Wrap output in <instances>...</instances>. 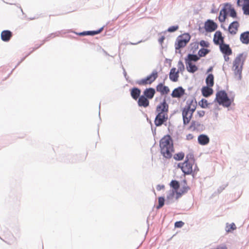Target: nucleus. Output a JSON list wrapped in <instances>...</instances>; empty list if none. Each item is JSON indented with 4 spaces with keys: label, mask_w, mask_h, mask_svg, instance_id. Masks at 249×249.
Masks as SVG:
<instances>
[{
    "label": "nucleus",
    "mask_w": 249,
    "mask_h": 249,
    "mask_svg": "<svg viewBox=\"0 0 249 249\" xmlns=\"http://www.w3.org/2000/svg\"><path fill=\"white\" fill-rule=\"evenodd\" d=\"M164 188V185H160V184H159L157 186V190L158 191H160L161 190V189H163Z\"/></svg>",
    "instance_id": "obj_51"
},
{
    "label": "nucleus",
    "mask_w": 249,
    "mask_h": 249,
    "mask_svg": "<svg viewBox=\"0 0 249 249\" xmlns=\"http://www.w3.org/2000/svg\"><path fill=\"white\" fill-rule=\"evenodd\" d=\"M198 142L202 145H205L207 144L210 142V139L209 137L205 134H201L198 137Z\"/></svg>",
    "instance_id": "obj_23"
},
{
    "label": "nucleus",
    "mask_w": 249,
    "mask_h": 249,
    "mask_svg": "<svg viewBox=\"0 0 249 249\" xmlns=\"http://www.w3.org/2000/svg\"><path fill=\"white\" fill-rule=\"evenodd\" d=\"M212 70H213V67H210V68L208 69V70H207V72H210V71H212Z\"/></svg>",
    "instance_id": "obj_59"
},
{
    "label": "nucleus",
    "mask_w": 249,
    "mask_h": 249,
    "mask_svg": "<svg viewBox=\"0 0 249 249\" xmlns=\"http://www.w3.org/2000/svg\"><path fill=\"white\" fill-rule=\"evenodd\" d=\"M178 28L179 26L178 25L172 26L168 28L167 32L173 33L178 30Z\"/></svg>",
    "instance_id": "obj_45"
},
{
    "label": "nucleus",
    "mask_w": 249,
    "mask_h": 249,
    "mask_svg": "<svg viewBox=\"0 0 249 249\" xmlns=\"http://www.w3.org/2000/svg\"><path fill=\"white\" fill-rule=\"evenodd\" d=\"M161 153L166 159H170L172 152H173V141L170 135H166L162 138L160 142Z\"/></svg>",
    "instance_id": "obj_1"
},
{
    "label": "nucleus",
    "mask_w": 249,
    "mask_h": 249,
    "mask_svg": "<svg viewBox=\"0 0 249 249\" xmlns=\"http://www.w3.org/2000/svg\"><path fill=\"white\" fill-rule=\"evenodd\" d=\"M206 83L207 86L212 87L214 85V76L213 74H209L206 78Z\"/></svg>",
    "instance_id": "obj_31"
},
{
    "label": "nucleus",
    "mask_w": 249,
    "mask_h": 249,
    "mask_svg": "<svg viewBox=\"0 0 249 249\" xmlns=\"http://www.w3.org/2000/svg\"><path fill=\"white\" fill-rule=\"evenodd\" d=\"M226 17H227L226 13L223 12L222 15H220V13H219V16L218 17V19L220 22H223L225 21Z\"/></svg>",
    "instance_id": "obj_43"
},
{
    "label": "nucleus",
    "mask_w": 249,
    "mask_h": 249,
    "mask_svg": "<svg viewBox=\"0 0 249 249\" xmlns=\"http://www.w3.org/2000/svg\"><path fill=\"white\" fill-rule=\"evenodd\" d=\"M205 112L204 110H199L197 111V114L200 117H202L204 116Z\"/></svg>",
    "instance_id": "obj_49"
},
{
    "label": "nucleus",
    "mask_w": 249,
    "mask_h": 249,
    "mask_svg": "<svg viewBox=\"0 0 249 249\" xmlns=\"http://www.w3.org/2000/svg\"><path fill=\"white\" fill-rule=\"evenodd\" d=\"M123 71H124L123 73H124V76L125 77L126 79H127V73H126V72L125 69L124 68H123Z\"/></svg>",
    "instance_id": "obj_56"
},
{
    "label": "nucleus",
    "mask_w": 249,
    "mask_h": 249,
    "mask_svg": "<svg viewBox=\"0 0 249 249\" xmlns=\"http://www.w3.org/2000/svg\"><path fill=\"white\" fill-rule=\"evenodd\" d=\"M185 94V90L182 87L175 89L171 95L173 98H180Z\"/></svg>",
    "instance_id": "obj_12"
},
{
    "label": "nucleus",
    "mask_w": 249,
    "mask_h": 249,
    "mask_svg": "<svg viewBox=\"0 0 249 249\" xmlns=\"http://www.w3.org/2000/svg\"><path fill=\"white\" fill-rule=\"evenodd\" d=\"M226 186H220L218 189H217V192L218 193H220L223 190L225 189V188H226Z\"/></svg>",
    "instance_id": "obj_50"
},
{
    "label": "nucleus",
    "mask_w": 249,
    "mask_h": 249,
    "mask_svg": "<svg viewBox=\"0 0 249 249\" xmlns=\"http://www.w3.org/2000/svg\"><path fill=\"white\" fill-rule=\"evenodd\" d=\"M156 90L160 92L161 95L167 94L170 91L168 87L164 86L163 83H159L156 87Z\"/></svg>",
    "instance_id": "obj_16"
},
{
    "label": "nucleus",
    "mask_w": 249,
    "mask_h": 249,
    "mask_svg": "<svg viewBox=\"0 0 249 249\" xmlns=\"http://www.w3.org/2000/svg\"><path fill=\"white\" fill-rule=\"evenodd\" d=\"M165 39V37L164 36H161L159 39V42L160 44H162V43H163L164 40Z\"/></svg>",
    "instance_id": "obj_53"
},
{
    "label": "nucleus",
    "mask_w": 249,
    "mask_h": 249,
    "mask_svg": "<svg viewBox=\"0 0 249 249\" xmlns=\"http://www.w3.org/2000/svg\"><path fill=\"white\" fill-rule=\"evenodd\" d=\"M103 29L104 27H102L98 30L94 31L95 35L100 34L103 31Z\"/></svg>",
    "instance_id": "obj_52"
},
{
    "label": "nucleus",
    "mask_w": 249,
    "mask_h": 249,
    "mask_svg": "<svg viewBox=\"0 0 249 249\" xmlns=\"http://www.w3.org/2000/svg\"><path fill=\"white\" fill-rule=\"evenodd\" d=\"M175 191L169 193L166 199V204L170 205L174 202Z\"/></svg>",
    "instance_id": "obj_32"
},
{
    "label": "nucleus",
    "mask_w": 249,
    "mask_h": 249,
    "mask_svg": "<svg viewBox=\"0 0 249 249\" xmlns=\"http://www.w3.org/2000/svg\"><path fill=\"white\" fill-rule=\"evenodd\" d=\"M142 42V40H141V41H138V42H137V43H132V42H130V43H129V44H131V45H137V44H139V43H141V42Z\"/></svg>",
    "instance_id": "obj_57"
},
{
    "label": "nucleus",
    "mask_w": 249,
    "mask_h": 249,
    "mask_svg": "<svg viewBox=\"0 0 249 249\" xmlns=\"http://www.w3.org/2000/svg\"><path fill=\"white\" fill-rule=\"evenodd\" d=\"M211 12L213 13H214L216 12L213 9H212Z\"/></svg>",
    "instance_id": "obj_62"
},
{
    "label": "nucleus",
    "mask_w": 249,
    "mask_h": 249,
    "mask_svg": "<svg viewBox=\"0 0 249 249\" xmlns=\"http://www.w3.org/2000/svg\"><path fill=\"white\" fill-rule=\"evenodd\" d=\"M193 138V135L189 134L186 136V139L188 140H191Z\"/></svg>",
    "instance_id": "obj_54"
},
{
    "label": "nucleus",
    "mask_w": 249,
    "mask_h": 249,
    "mask_svg": "<svg viewBox=\"0 0 249 249\" xmlns=\"http://www.w3.org/2000/svg\"><path fill=\"white\" fill-rule=\"evenodd\" d=\"M152 132H153V134L154 135L156 134V128L155 129V130L154 131L152 130Z\"/></svg>",
    "instance_id": "obj_61"
},
{
    "label": "nucleus",
    "mask_w": 249,
    "mask_h": 249,
    "mask_svg": "<svg viewBox=\"0 0 249 249\" xmlns=\"http://www.w3.org/2000/svg\"><path fill=\"white\" fill-rule=\"evenodd\" d=\"M220 51L225 55H230L232 53V51L229 45L222 43L220 44Z\"/></svg>",
    "instance_id": "obj_17"
},
{
    "label": "nucleus",
    "mask_w": 249,
    "mask_h": 249,
    "mask_svg": "<svg viewBox=\"0 0 249 249\" xmlns=\"http://www.w3.org/2000/svg\"><path fill=\"white\" fill-rule=\"evenodd\" d=\"M184 222L181 221H177L175 223V227L176 228H181L184 225Z\"/></svg>",
    "instance_id": "obj_46"
},
{
    "label": "nucleus",
    "mask_w": 249,
    "mask_h": 249,
    "mask_svg": "<svg viewBox=\"0 0 249 249\" xmlns=\"http://www.w3.org/2000/svg\"><path fill=\"white\" fill-rule=\"evenodd\" d=\"M179 77V72L176 71L175 68H172L169 72V79L172 82H177L178 81Z\"/></svg>",
    "instance_id": "obj_20"
},
{
    "label": "nucleus",
    "mask_w": 249,
    "mask_h": 249,
    "mask_svg": "<svg viewBox=\"0 0 249 249\" xmlns=\"http://www.w3.org/2000/svg\"><path fill=\"white\" fill-rule=\"evenodd\" d=\"M168 119L167 114L157 113L154 121L155 124L156 126H160L164 124V123L167 121Z\"/></svg>",
    "instance_id": "obj_9"
},
{
    "label": "nucleus",
    "mask_w": 249,
    "mask_h": 249,
    "mask_svg": "<svg viewBox=\"0 0 249 249\" xmlns=\"http://www.w3.org/2000/svg\"><path fill=\"white\" fill-rule=\"evenodd\" d=\"M184 157V154L183 152H179L175 154L174 156V158L176 160H181Z\"/></svg>",
    "instance_id": "obj_40"
},
{
    "label": "nucleus",
    "mask_w": 249,
    "mask_h": 249,
    "mask_svg": "<svg viewBox=\"0 0 249 249\" xmlns=\"http://www.w3.org/2000/svg\"><path fill=\"white\" fill-rule=\"evenodd\" d=\"M239 27V23L237 21L232 22L229 26L228 31L231 35H235Z\"/></svg>",
    "instance_id": "obj_21"
},
{
    "label": "nucleus",
    "mask_w": 249,
    "mask_h": 249,
    "mask_svg": "<svg viewBox=\"0 0 249 249\" xmlns=\"http://www.w3.org/2000/svg\"><path fill=\"white\" fill-rule=\"evenodd\" d=\"M191 39V36L188 33H184L179 35L176 39L175 44L176 51L184 48L189 42Z\"/></svg>",
    "instance_id": "obj_4"
},
{
    "label": "nucleus",
    "mask_w": 249,
    "mask_h": 249,
    "mask_svg": "<svg viewBox=\"0 0 249 249\" xmlns=\"http://www.w3.org/2000/svg\"><path fill=\"white\" fill-rule=\"evenodd\" d=\"M200 59L198 55L194 53H189L186 58H185V62H196Z\"/></svg>",
    "instance_id": "obj_28"
},
{
    "label": "nucleus",
    "mask_w": 249,
    "mask_h": 249,
    "mask_svg": "<svg viewBox=\"0 0 249 249\" xmlns=\"http://www.w3.org/2000/svg\"><path fill=\"white\" fill-rule=\"evenodd\" d=\"M12 36V32L10 30H3L1 33V39L4 42H8Z\"/></svg>",
    "instance_id": "obj_18"
},
{
    "label": "nucleus",
    "mask_w": 249,
    "mask_h": 249,
    "mask_svg": "<svg viewBox=\"0 0 249 249\" xmlns=\"http://www.w3.org/2000/svg\"><path fill=\"white\" fill-rule=\"evenodd\" d=\"M141 93V89L137 87L133 88L130 90L131 96L135 100H137L140 98Z\"/></svg>",
    "instance_id": "obj_22"
},
{
    "label": "nucleus",
    "mask_w": 249,
    "mask_h": 249,
    "mask_svg": "<svg viewBox=\"0 0 249 249\" xmlns=\"http://www.w3.org/2000/svg\"><path fill=\"white\" fill-rule=\"evenodd\" d=\"M246 0H237V4L238 6L240 7L241 3L245 1Z\"/></svg>",
    "instance_id": "obj_55"
},
{
    "label": "nucleus",
    "mask_w": 249,
    "mask_h": 249,
    "mask_svg": "<svg viewBox=\"0 0 249 249\" xmlns=\"http://www.w3.org/2000/svg\"><path fill=\"white\" fill-rule=\"evenodd\" d=\"M241 6L242 8L243 14L249 16V0H246L243 3H241Z\"/></svg>",
    "instance_id": "obj_29"
},
{
    "label": "nucleus",
    "mask_w": 249,
    "mask_h": 249,
    "mask_svg": "<svg viewBox=\"0 0 249 249\" xmlns=\"http://www.w3.org/2000/svg\"><path fill=\"white\" fill-rule=\"evenodd\" d=\"M20 9L21 11L22 12V13H23L22 9L21 7H20Z\"/></svg>",
    "instance_id": "obj_64"
},
{
    "label": "nucleus",
    "mask_w": 249,
    "mask_h": 249,
    "mask_svg": "<svg viewBox=\"0 0 249 249\" xmlns=\"http://www.w3.org/2000/svg\"><path fill=\"white\" fill-rule=\"evenodd\" d=\"M158 77V73L156 70L152 71V73L146 78L136 81V83L139 85H146L152 84Z\"/></svg>",
    "instance_id": "obj_5"
},
{
    "label": "nucleus",
    "mask_w": 249,
    "mask_h": 249,
    "mask_svg": "<svg viewBox=\"0 0 249 249\" xmlns=\"http://www.w3.org/2000/svg\"><path fill=\"white\" fill-rule=\"evenodd\" d=\"M156 93V90L153 88H146L143 92L142 95L149 100L153 99Z\"/></svg>",
    "instance_id": "obj_13"
},
{
    "label": "nucleus",
    "mask_w": 249,
    "mask_h": 249,
    "mask_svg": "<svg viewBox=\"0 0 249 249\" xmlns=\"http://www.w3.org/2000/svg\"><path fill=\"white\" fill-rule=\"evenodd\" d=\"M138 105L141 107H147L149 105V99L142 95L138 99Z\"/></svg>",
    "instance_id": "obj_19"
},
{
    "label": "nucleus",
    "mask_w": 249,
    "mask_h": 249,
    "mask_svg": "<svg viewBox=\"0 0 249 249\" xmlns=\"http://www.w3.org/2000/svg\"><path fill=\"white\" fill-rule=\"evenodd\" d=\"M185 161H187V162H195L194 157L193 153H189L186 156Z\"/></svg>",
    "instance_id": "obj_39"
},
{
    "label": "nucleus",
    "mask_w": 249,
    "mask_h": 249,
    "mask_svg": "<svg viewBox=\"0 0 249 249\" xmlns=\"http://www.w3.org/2000/svg\"><path fill=\"white\" fill-rule=\"evenodd\" d=\"M226 55H225L224 56V59H225V60L226 61H229V57L228 56H228H226Z\"/></svg>",
    "instance_id": "obj_58"
},
{
    "label": "nucleus",
    "mask_w": 249,
    "mask_h": 249,
    "mask_svg": "<svg viewBox=\"0 0 249 249\" xmlns=\"http://www.w3.org/2000/svg\"><path fill=\"white\" fill-rule=\"evenodd\" d=\"M221 27L223 28L224 30H226V28L223 26V25H221Z\"/></svg>",
    "instance_id": "obj_63"
},
{
    "label": "nucleus",
    "mask_w": 249,
    "mask_h": 249,
    "mask_svg": "<svg viewBox=\"0 0 249 249\" xmlns=\"http://www.w3.org/2000/svg\"><path fill=\"white\" fill-rule=\"evenodd\" d=\"M223 12L226 13V16L229 14L231 17L237 18V13L230 3H227L225 4L223 8L220 10V15H222Z\"/></svg>",
    "instance_id": "obj_6"
},
{
    "label": "nucleus",
    "mask_w": 249,
    "mask_h": 249,
    "mask_svg": "<svg viewBox=\"0 0 249 249\" xmlns=\"http://www.w3.org/2000/svg\"><path fill=\"white\" fill-rule=\"evenodd\" d=\"M199 43L197 42L191 43L189 45V49L193 53H195L196 50L198 49Z\"/></svg>",
    "instance_id": "obj_34"
},
{
    "label": "nucleus",
    "mask_w": 249,
    "mask_h": 249,
    "mask_svg": "<svg viewBox=\"0 0 249 249\" xmlns=\"http://www.w3.org/2000/svg\"><path fill=\"white\" fill-rule=\"evenodd\" d=\"M210 104H211L208 103L207 100L205 99H202L198 103V105L203 108L208 107Z\"/></svg>",
    "instance_id": "obj_38"
},
{
    "label": "nucleus",
    "mask_w": 249,
    "mask_h": 249,
    "mask_svg": "<svg viewBox=\"0 0 249 249\" xmlns=\"http://www.w3.org/2000/svg\"><path fill=\"white\" fill-rule=\"evenodd\" d=\"M199 45H200L202 48L206 47L208 48L209 47L210 44L208 41L202 40L200 41Z\"/></svg>",
    "instance_id": "obj_44"
},
{
    "label": "nucleus",
    "mask_w": 249,
    "mask_h": 249,
    "mask_svg": "<svg viewBox=\"0 0 249 249\" xmlns=\"http://www.w3.org/2000/svg\"><path fill=\"white\" fill-rule=\"evenodd\" d=\"M214 101L217 102L219 105L228 107L231 106L232 102H233V98H230L225 90H221L216 92V97Z\"/></svg>",
    "instance_id": "obj_3"
},
{
    "label": "nucleus",
    "mask_w": 249,
    "mask_h": 249,
    "mask_svg": "<svg viewBox=\"0 0 249 249\" xmlns=\"http://www.w3.org/2000/svg\"><path fill=\"white\" fill-rule=\"evenodd\" d=\"M183 183L184 185L183 186L180 188L179 192H177V194L178 195L181 196L182 194H184L185 193H186L190 189V188L187 185V181L186 180H183Z\"/></svg>",
    "instance_id": "obj_30"
},
{
    "label": "nucleus",
    "mask_w": 249,
    "mask_h": 249,
    "mask_svg": "<svg viewBox=\"0 0 249 249\" xmlns=\"http://www.w3.org/2000/svg\"><path fill=\"white\" fill-rule=\"evenodd\" d=\"M202 95L205 97H208L213 93V89L208 86L204 87L201 89Z\"/></svg>",
    "instance_id": "obj_26"
},
{
    "label": "nucleus",
    "mask_w": 249,
    "mask_h": 249,
    "mask_svg": "<svg viewBox=\"0 0 249 249\" xmlns=\"http://www.w3.org/2000/svg\"><path fill=\"white\" fill-rule=\"evenodd\" d=\"M217 28V24L213 20L208 19L204 24V29L207 32L214 31Z\"/></svg>",
    "instance_id": "obj_10"
},
{
    "label": "nucleus",
    "mask_w": 249,
    "mask_h": 249,
    "mask_svg": "<svg viewBox=\"0 0 249 249\" xmlns=\"http://www.w3.org/2000/svg\"><path fill=\"white\" fill-rule=\"evenodd\" d=\"M99 116H100V104H99Z\"/></svg>",
    "instance_id": "obj_60"
},
{
    "label": "nucleus",
    "mask_w": 249,
    "mask_h": 249,
    "mask_svg": "<svg viewBox=\"0 0 249 249\" xmlns=\"http://www.w3.org/2000/svg\"><path fill=\"white\" fill-rule=\"evenodd\" d=\"M230 228H229L228 230H227V231L230 232L231 230H233L236 229V226L235 225L232 223L229 225Z\"/></svg>",
    "instance_id": "obj_48"
},
{
    "label": "nucleus",
    "mask_w": 249,
    "mask_h": 249,
    "mask_svg": "<svg viewBox=\"0 0 249 249\" xmlns=\"http://www.w3.org/2000/svg\"><path fill=\"white\" fill-rule=\"evenodd\" d=\"M190 113L189 109H187L185 106L182 109V116L184 125L188 124L192 118L191 114H190Z\"/></svg>",
    "instance_id": "obj_11"
},
{
    "label": "nucleus",
    "mask_w": 249,
    "mask_h": 249,
    "mask_svg": "<svg viewBox=\"0 0 249 249\" xmlns=\"http://www.w3.org/2000/svg\"><path fill=\"white\" fill-rule=\"evenodd\" d=\"M60 34V33L58 32H56L55 33H52L51 34H50L48 36H47V37H46V38L43 40L42 41V42L41 44H40L39 45L36 46V47H35V48H34V49L32 50V51H31L30 53H29L27 55H26L25 56V57H24L22 60L21 61H23L25 58L28 55H29L32 52H33L34 50H35L36 49L38 48L39 47H40L42 44H43L46 41H48L50 39V37H54L55 36H58V35Z\"/></svg>",
    "instance_id": "obj_24"
},
{
    "label": "nucleus",
    "mask_w": 249,
    "mask_h": 249,
    "mask_svg": "<svg viewBox=\"0 0 249 249\" xmlns=\"http://www.w3.org/2000/svg\"><path fill=\"white\" fill-rule=\"evenodd\" d=\"M189 129L193 130L202 131L204 129V126L199 122L192 121Z\"/></svg>",
    "instance_id": "obj_14"
},
{
    "label": "nucleus",
    "mask_w": 249,
    "mask_h": 249,
    "mask_svg": "<svg viewBox=\"0 0 249 249\" xmlns=\"http://www.w3.org/2000/svg\"><path fill=\"white\" fill-rule=\"evenodd\" d=\"M186 106H190L191 108L196 109L197 106V102L195 98L190 99H189L186 102Z\"/></svg>",
    "instance_id": "obj_33"
},
{
    "label": "nucleus",
    "mask_w": 249,
    "mask_h": 249,
    "mask_svg": "<svg viewBox=\"0 0 249 249\" xmlns=\"http://www.w3.org/2000/svg\"><path fill=\"white\" fill-rule=\"evenodd\" d=\"M213 41L216 45H220V43L224 42V37L222 35V33L220 31H216L213 36Z\"/></svg>",
    "instance_id": "obj_15"
},
{
    "label": "nucleus",
    "mask_w": 249,
    "mask_h": 249,
    "mask_svg": "<svg viewBox=\"0 0 249 249\" xmlns=\"http://www.w3.org/2000/svg\"><path fill=\"white\" fill-rule=\"evenodd\" d=\"M159 204L157 206L156 208L157 209H159L162 207L164 205V203H166V199H165L164 197L163 196H160L158 198Z\"/></svg>",
    "instance_id": "obj_37"
},
{
    "label": "nucleus",
    "mask_w": 249,
    "mask_h": 249,
    "mask_svg": "<svg viewBox=\"0 0 249 249\" xmlns=\"http://www.w3.org/2000/svg\"><path fill=\"white\" fill-rule=\"evenodd\" d=\"M240 39L245 44H249V31H246L240 35Z\"/></svg>",
    "instance_id": "obj_27"
},
{
    "label": "nucleus",
    "mask_w": 249,
    "mask_h": 249,
    "mask_svg": "<svg viewBox=\"0 0 249 249\" xmlns=\"http://www.w3.org/2000/svg\"><path fill=\"white\" fill-rule=\"evenodd\" d=\"M194 163L184 161L183 163H178V167L181 168L185 175H190L193 172L192 165Z\"/></svg>",
    "instance_id": "obj_7"
},
{
    "label": "nucleus",
    "mask_w": 249,
    "mask_h": 249,
    "mask_svg": "<svg viewBox=\"0 0 249 249\" xmlns=\"http://www.w3.org/2000/svg\"><path fill=\"white\" fill-rule=\"evenodd\" d=\"M186 69L188 72L193 73L197 71L198 68L195 65L191 62H185Z\"/></svg>",
    "instance_id": "obj_25"
},
{
    "label": "nucleus",
    "mask_w": 249,
    "mask_h": 249,
    "mask_svg": "<svg viewBox=\"0 0 249 249\" xmlns=\"http://www.w3.org/2000/svg\"><path fill=\"white\" fill-rule=\"evenodd\" d=\"M178 70L177 71H178V72H182L184 71V69H185L184 66L183 62L181 60H179L178 62Z\"/></svg>",
    "instance_id": "obj_42"
},
{
    "label": "nucleus",
    "mask_w": 249,
    "mask_h": 249,
    "mask_svg": "<svg viewBox=\"0 0 249 249\" xmlns=\"http://www.w3.org/2000/svg\"><path fill=\"white\" fill-rule=\"evenodd\" d=\"M170 186L176 192L179 188L180 185L178 181L176 180H172L170 182Z\"/></svg>",
    "instance_id": "obj_36"
},
{
    "label": "nucleus",
    "mask_w": 249,
    "mask_h": 249,
    "mask_svg": "<svg viewBox=\"0 0 249 249\" xmlns=\"http://www.w3.org/2000/svg\"><path fill=\"white\" fill-rule=\"evenodd\" d=\"M210 52V50L206 48H202L199 50L198 52V55L199 57H205Z\"/></svg>",
    "instance_id": "obj_35"
},
{
    "label": "nucleus",
    "mask_w": 249,
    "mask_h": 249,
    "mask_svg": "<svg viewBox=\"0 0 249 249\" xmlns=\"http://www.w3.org/2000/svg\"><path fill=\"white\" fill-rule=\"evenodd\" d=\"M247 57V53L244 52L238 54L233 62L232 70L235 75L238 76V79L239 80L242 78L243 67Z\"/></svg>",
    "instance_id": "obj_2"
},
{
    "label": "nucleus",
    "mask_w": 249,
    "mask_h": 249,
    "mask_svg": "<svg viewBox=\"0 0 249 249\" xmlns=\"http://www.w3.org/2000/svg\"><path fill=\"white\" fill-rule=\"evenodd\" d=\"M169 109V105L167 103L165 98L160 102L156 107V112L159 114H167Z\"/></svg>",
    "instance_id": "obj_8"
},
{
    "label": "nucleus",
    "mask_w": 249,
    "mask_h": 249,
    "mask_svg": "<svg viewBox=\"0 0 249 249\" xmlns=\"http://www.w3.org/2000/svg\"><path fill=\"white\" fill-rule=\"evenodd\" d=\"M78 35L80 36H94V31H84L81 33H79Z\"/></svg>",
    "instance_id": "obj_41"
},
{
    "label": "nucleus",
    "mask_w": 249,
    "mask_h": 249,
    "mask_svg": "<svg viewBox=\"0 0 249 249\" xmlns=\"http://www.w3.org/2000/svg\"><path fill=\"white\" fill-rule=\"evenodd\" d=\"M185 107L187 109H189V112L190 113V114H191V116L193 117V113L195 111L196 109L191 108V107L190 106H185Z\"/></svg>",
    "instance_id": "obj_47"
}]
</instances>
